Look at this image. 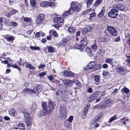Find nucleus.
<instances>
[{
  "instance_id": "obj_1",
  "label": "nucleus",
  "mask_w": 130,
  "mask_h": 130,
  "mask_svg": "<svg viewBox=\"0 0 130 130\" xmlns=\"http://www.w3.org/2000/svg\"><path fill=\"white\" fill-rule=\"evenodd\" d=\"M87 44V39L86 37H84L81 41V43L77 44L75 45V47L78 49L82 50L84 48Z\"/></svg>"
},
{
  "instance_id": "obj_2",
  "label": "nucleus",
  "mask_w": 130,
  "mask_h": 130,
  "mask_svg": "<svg viewBox=\"0 0 130 130\" xmlns=\"http://www.w3.org/2000/svg\"><path fill=\"white\" fill-rule=\"evenodd\" d=\"M118 11L117 9L114 8L112 9L108 13V15L110 17L115 19L118 14Z\"/></svg>"
},
{
  "instance_id": "obj_3",
  "label": "nucleus",
  "mask_w": 130,
  "mask_h": 130,
  "mask_svg": "<svg viewBox=\"0 0 130 130\" xmlns=\"http://www.w3.org/2000/svg\"><path fill=\"white\" fill-rule=\"evenodd\" d=\"M42 89V86L41 85H37L34 87L33 89H32L31 92L32 93L35 94L38 96Z\"/></svg>"
},
{
  "instance_id": "obj_4",
  "label": "nucleus",
  "mask_w": 130,
  "mask_h": 130,
  "mask_svg": "<svg viewBox=\"0 0 130 130\" xmlns=\"http://www.w3.org/2000/svg\"><path fill=\"white\" fill-rule=\"evenodd\" d=\"M107 29L112 36H116L117 35V31L114 27L111 26H108L107 27Z\"/></svg>"
},
{
  "instance_id": "obj_5",
  "label": "nucleus",
  "mask_w": 130,
  "mask_h": 130,
  "mask_svg": "<svg viewBox=\"0 0 130 130\" xmlns=\"http://www.w3.org/2000/svg\"><path fill=\"white\" fill-rule=\"evenodd\" d=\"M66 108L63 106H60L59 110V115L60 117H64L67 115Z\"/></svg>"
},
{
  "instance_id": "obj_6",
  "label": "nucleus",
  "mask_w": 130,
  "mask_h": 130,
  "mask_svg": "<svg viewBox=\"0 0 130 130\" xmlns=\"http://www.w3.org/2000/svg\"><path fill=\"white\" fill-rule=\"evenodd\" d=\"M48 113H50L49 110L42 109L38 112V115L39 117H41L47 115Z\"/></svg>"
},
{
  "instance_id": "obj_7",
  "label": "nucleus",
  "mask_w": 130,
  "mask_h": 130,
  "mask_svg": "<svg viewBox=\"0 0 130 130\" xmlns=\"http://www.w3.org/2000/svg\"><path fill=\"white\" fill-rule=\"evenodd\" d=\"M100 93L99 91H97L91 95L89 97V99H90V102H91L95 99L100 94Z\"/></svg>"
},
{
  "instance_id": "obj_8",
  "label": "nucleus",
  "mask_w": 130,
  "mask_h": 130,
  "mask_svg": "<svg viewBox=\"0 0 130 130\" xmlns=\"http://www.w3.org/2000/svg\"><path fill=\"white\" fill-rule=\"evenodd\" d=\"M44 18V15L43 14H40L37 17L36 19V22L37 24H40L42 22Z\"/></svg>"
},
{
  "instance_id": "obj_9",
  "label": "nucleus",
  "mask_w": 130,
  "mask_h": 130,
  "mask_svg": "<svg viewBox=\"0 0 130 130\" xmlns=\"http://www.w3.org/2000/svg\"><path fill=\"white\" fill-rule=\"evenodd\" d=\"M54 4L53 2H49L47 1H44L41 2L40 3V6L43 7H48V6H52V4Z\"/></svg>"
},
{
  "instance_id": "obj_10",
  "label": "nucleus",
  "mask_w": 130,
  "mask_h": 130,
  "mask_svg": "<svg viewBox=\"0 0 130 130\" xmlns=\"http://www.w3.org/2000/svg\"><path fill=\"white\" fill-rule=\"evenodd\" d=\"M113 7L118 10L123 11L125 9L123 5L121 4H118L117 5H114L113 6Z\"/></svg>"
},
{
  "instance_id": "obj_11",
  "label": "nucleus",
  "mask_w": 130,
  "mask_h": 130,
  "mask_svg": "<svg viewBox=\"0 0 130 130\" xmlns=\"http://www.w3.org/2000/svg\"><path fill=\"white\" fill-rule=\"evenodd\" d=\"M96 62L94 61H91L88 64V66L84 68L85 70L91 69L93 68L95 66Z\"/></svg>"
},
{
  "instance_id": "obj_12",
  "label": "nucleus",
  "mask_w": 130,
  "mask_h": 130,
  "mask_svg": "<svg viewBox=\"0 0 130 130\" xmlns=\"http://www.w3.org/2000/svg\"><path fill=\"white\" fill-rule=\"evenodd\" d=\"M81 8V6L80 5L78 4L73 8L70 7L69 9V11H71L72 12V11L73 12V11H79Z\"/></svg>"
},
{
  "instance_id": "obj_13",
  "label": "nucleus",
  "mask_w": 130,
  "mask_h": 130,
  "mask_svg": "<svg viewBox=\"0 0 130 130\" xmlns=\"http://www.w3.org/2000/svg\"><path fill=\"white\" fill-rule=\"evenodd\" d=\"M56 104H54V102H53L52 101L49 100L48 108H50L49 109H48L50 111V113H51L52 110L53 109L54 106H56Z\"/></svg>"
},
{
  "instance_id": "obj_14",
  "label": "nucleus",
  "mask_w": 130,
  "mask_h": 130,
  "mask_svg": "<svg viewBox=\"0 0 130 130\" xmlns=\"http://www.w3.org/2000/svg\"><path fill=\"white\" fill-rule=\"evenodd\" d=\"M111 102L110 100H108L103 104L102 106L104 108H106L110 106H111Z\"/></svg>"
},
{
  "instance_id": "obj_15",
  "label": "nucleus",
  "mask_w": 130,
  "mask_h": 130,
  "mask_svg": "<svg viewBox=\"0 0 130 130\" xmlns=\"http://www.w3.org/2000/svg\"><path fill=\"white\" fill-rule=\"evenodd\" d=\"M63 82L66 86L71 87L73 84V82L69 80H64Z\"/></svg>"
},
{
  "instance_id": "obj_16",
  "label": "nucleus",
  "mask_w": 130,
  "mask_h": 130,
  "mask_svg": "<svg viewBox=\"0 0 130 130\" xmlns=\"http://www.w3.org/2000/svg\"><path fill=\"white\" fill-rule=\"evenodd\" d=\"M73 13V12L72 11V12L71 11H69V9L68 11H66L62 15V17L64 18H68L70 14H72Z\"/></svg>"
},
{
  "instance_id": "obj_17",
  "label": "nucleus",
  "mask_w": 130,
  "mask_h": 130,
  "mask_svg": "<svg viewBox=\"0 0 130 130\" xmlns=\"http://www.w3.org/2000/svg\"><path fill=\"white\" fill-rule=\"evenodd\" d=\"M54 22L56 23H62L63 20L61 17H56L54 19Z\"/></svg>"
},
{
  "instance_id": "obj_18",
  "label": "nucleus",
  "mask_w": 130,
  "mask_h": 130,
  "mask_svg": "<svg viewBox=\"0 0 130 130\" xmlns=\"http://www.w3.org/2000/svg\"><path fill=\"white\" fill-rule=\"evenodd\" d=\"M117 71L118 72L120 73H122L125 71L123 67L121 66L118 65L117 67Z\"/></svg>"
},
{
  "instance_id": "obj_19",
  "label": "nucleus",
  "mask_w": 130,
  "mask_h": 130,
  "mask_svg": "<svg viewBox=\"0 0 130 130\" xmlns=\"http://www.w3.org/2000/svg\"><path fill=\"white\" fill-rule=\"evenodd\" d=\"M63 75L67 76H72L73 75L72 72L65 71L63 72Z\"/></svg>"
},
{
  "instance_id": "obj_20",
  "label": "nucleus",
  "mask_w": 130,
  "mask_h": 130,
  "mask_svg": "<svg viewBox=\"0 0 130 130\" xmlns=\"http://www.w3.org/2000/svg\"><path fill=\"white\" fill-rule=\"evenodd\" d=\"M92 29V28L90 26L87 25L84 28V31L86 33L90 31Z\"/></svg>"
},
{
  "instance_id": "obj_21",
  "label": "nucleus",
  "mask_w": 130,
  "mask_h": 130,
  "mask_svg": "<svg viewBox=\"0 0 130 130\" xmlns=\"http://www.w3.org/2000/svg\"><path fill=\"white\" fill-rule=\"evenodd\" d=\"M113 59L111 58H107L105 59V62L106 63H109L113 66Z\"/></svg>"
},
{
  "instance_id": "obj_22",
  "label": "nucleus",
  "mask_w": 130,
  "mask_h": 130,
  "mask_svg": "<svg viewBox=\"0 0 130 130\" xmlns=\"http://www.w3.org/2000/svg\"><path fill=\"white\" fill-rule=\"evenodd\" d=\"M99 120L98 118H96L92 119L90 122V124L91 125H92L97 123Z\"/></svg>"
},
{
  "instance_id": "obj_23",
  "label": "nucleus",
  "mask_w": 130,
  "mask_h": 130,
  "mask_svg": "<svg viewBox=\"0 0 130 130\" xmlns=\"http://www.w3.org/2000/svg\"><path fill=\"white\" fill-rule=\"evenodd\" d=\"M104 9L105 8L103 7L101 12L98 14V16L100 18H101L103 16L104 13Z\"/></svg>"
},
{
  "instance_id": "obj_24",
  "label": "nucleus",
  "mask_w": 130,
  "mask_h": 130,
  "mask_svg": "<svg viewBox=\"0 0 130 130\" xmlns=\"http://www.w3.org/2000/svg\"><path fill=\"white\" fill-rule=\"evenodd\" d=\"M68 30L70 32H76V28L73 27H70L68 28Z\"/></svg>"
},
{
  "instance_id": "obj_25",
  "label": "nucleus",
  "mask_w": 130,
  "mask_h": 130,
  "mask_svg": "<svg viewBox=\"0 0 130 130\" xmlns=\"http://www.w3.org/2000/svg\"><path fill=\"white\" fill-rule=\"evenodd\" d=\"M32 90H30L28 88H25L24 89L23 91V92L25 93H31Z\"/></svg>"
},
{
  "instance_id": "obj_26",
  "label": "nucleus",
  "mask_w": 130,
  "mask_h": 130,
  "mask_svg": "<svg viewBox=\"0 0 130 130\" xmlns=\"http://www.w3.org/2000/svg\"><path fill=\"white\" fill-rule=\"evenodd\" d=\"M26 68H29L31 70H34L35 69V67H33L31 64H26Z\"/></svg>"
},
{
  "instance_id": "obj_27",
  "label": "nucleus",
  "mask_w": 130,
  "mask_h": 130,
  "mask_svg": "<svg viewBox=\"0 0 130 130\" xmlns=\"http://www.w3.org/2000/svg\"><path fill=\"white\" fill-rule=\"evenodd\" d=\"M103 75H105V76H110L111 75V74L109 72L107 71H104L103 72Z\"/></svg>"
},
{
  "instance_id": "obj_28",
  "label": "nucleus",
  "mask_w": 130,
  "mask_h": 130,
  "mask_svg": "<svg viewBox=\"0 0 130 130\" xmlns=\"http://www.w3.org/2000/svg\"><path fill=\"white\" fill-rule=\"evenodd\" d=\"M117 119V115H115L113 117H111L109 120V122L110 123L112 121H114Z\"/></svg>"
},
{
  "instance_id": "obj_29",
  "label": "nucleus",
  "mask_w": 130,
  "mask_h": 130,
  "mask_svg": "<svg viewBox=\"0 0 130 130\" xmlns=\"http://www.w3.org/2000/svg\"><path fill=\"white\" fill-rule=\"evenodd\" d=\"M89 107V105L87 104L85 107L84 112L87 113Z\"/></svg>"
},
{
  "instance_id": "obj_30",
  "label": "nucleus",
  "mask_w": 130,
  "mask_h": 130,
  "mask_svg": "<svg viewBox=\"0 0 130 130\" xmlns=\"http://www.w3.org/2000/svg\"><path fill=\"white\" fill-rule=\"evenodd\" d=\"M48 51L49 52L53 53L54 51V48L53 47L51 46H49L47 47Z\"/></svg>"
},
{
  "instance_id": "obj_31",
  "label": "nucleus",
  "mask_w": 130,
  "mask_h": 130,
  "mask_svg": "<svg viewBox=\"0 0 130 130\" xmlns=\"http://www.w3.org/2000/svg\"><path fill=\"white\" fill-rule=\"evenodd\" d=\"M9 114L12 116H14L15 115V111L14 109H11L9 111Z\"/></svg>"
},
{
  "instance_id": "obj_32",
  "label": "nucleus",
  "mask_w": 130,
  "mask_h": 130,
  "mask_svg": "<svg viewBox=\"0 0 130 130\" xmlns=\"http://www.w3.org/2000/svg\"><path fill=\"white\" fill-rule=\"evenodd\" d=\"M42 107L43 109L48 110L47 109V105L45 102H43L42 104Z\"/></svg>"
},
{
  "instance_id": "obj_33",
  "label": "nucleus",
  "mask_w": 130,
  "mask_h": 130,
  "mask_svg": "<svg viewBox=\"0 0 130 130\" xmlns=\"http://www.w3.org/2000/svg\"><path fill=\"white\" fill-rule=\"evenodd\" d=\"M127 57L128 58L127 59V64L128 66H130V55L127 54L126 55Z\"/></svg>"
},
{
  "instance_id": "obj_34",
  "label": "nucleus",
  "mask_w": 130,
  "mask_h": 130,
  "mask_svg": "<svg viewBox=\"0 0 130 130\" xmlns=\"http://www.w3.org/2000/svg\"><path fill=\"white\" fill-rule=\"evenodd\" d=\"M92 49L94 51H96L97 49V46L95 44H94L92 46Z\"/></svg>"
},
{
  "instance_id": "obj_35",
  "label": "nucleus",
  "mask_w": 130,
  "mask_h": 130,
  "mask_svg": "<svg viewBox=\"0 0 130 130\" xmlns=\"http://www.w3.org/2000/svg\"><path fill=\"white\" fill-rule=\"evenodd\" d=\"M97 53L102 56L104 54V51L101 50H98V51H97Z\"/></svg>"
},
{
  "instance_id": "obj_36",
  "label": "nucleus",
  "mask_w": 130,
  "mask_h": 130,
  "mask_svg": "<svg viewBox=\"0 0 130 130\" xmlns=\"http://www.w3.org/2000/svg\"><path fill=\"white\" fill-rule=\"evenodd\" d=\"M12 67L14 68L17 69L19 71H21V68L15 64H13L12 65Z\"/></svg>"
},
{
  "instance_id": "obj_37",
  "label": "nucleus",
  "mask_w": 130,
  "mask_h": 130,
  "mask_svg": "<svg viewBox=\"0 0 130 130\" xmlns=\"http://www.w3.org/2000/svg\"><path fill=\"white\" fill-rule=\"evenodd\" d=\"M30 48L31 49H34L35 50H40V48L39 47L35 46H31L30 47Z\"/></svg>"
},
{
  "instance_id": "obj_38",
  "label": "nucleus",
  "mask_w": 130,
  "mask_h": 130,
  "mask_svg": "<svg viewBox=\"0 0 130 130\" xmlns=\"http://www.w3.org/2000/svg\"><path fill=\"white\" fill-rule=\"evenodd\" d=\"M30 4L31 6L35 7L36 5V2L34 0H31L30 2Z\"/></svg>"
},
{
  "instance_id": "obj_39",
  "label": "nucleus",
  "mask_w": 130,
  "mask_h": 130,
  "mask_svg": "<svg viewBox=\"0 0 130 130\" xmlns=\"http://www.w3.org/2000/svg\"><path fill=\"white\" fill-rule=\"evenodd\" d=\"M93 0H88L87 3V7L88 8V6H90L92 3Z\"/></svg>"
},
{
  "instance_id": "obj_40",
  "label": "nucleus",
  "mask_w": 130,
  "mask_h": 130,
  "mask_svg": "<svg viewBox=\"0 0 130 130\" xmlns=\"http://www.w3.org/2000/svg\"><path fill=\"white\" fill-rule=\"evenodd\" d=\"M94 67L96 70H98L101 68V66L100 64H95L94 66Z\"/></svg>"
},
{
  "instance_id": "obj_41",
  "label": "nucleus",
  "mask_w": 130,
  "mask_h": 130,
  "mask_svg": "<svg viewBox=\"0 0 130 130\" xmlns=\"http://www.w3.org/2000/svg\"><path fill=\"white\" fill-rule=\"evenodd\" d=\"M14 39L13 37L12 36L9 37L7 39V41H10Z\"/></svg>"
},
{
  "instance_id": "obj_42",
  "label": "nucleus",
  "mask_w": 130,
  "mask_h": 130,
  "mask_svg": "<svg viewBox=\"0 0 130 130\" xmlns=\"http://www.w3.org/2000/svg\"><path fill=\"white\" fill-rule=\"evenodd\" d=\"M37 108V105L36 103H34L32 104L31 108L32 109L34 110V109H36Z\"/></svg>"
},
{
  "instance_id": "obj_43",
  "label": "nucleus",
  "mask_w": 130,
  "mask_h": 130,
  "mask_svg": "<svg viewBox=\"0 0 130 130\" xmlns=\"http://www.w3.org/2000/svg\"><path fill=\"white\" fill-rule=\"evenodd\" d=\"M85 51L88 54H91V49L89 48H87L85 50Z\"/></svg>"
},
{
  "instance_id": "obj_44",
  "label": "nucleus",
  "mask_w": 130,
  "mask_h": 130,
  "mask_svg": "<svg viewBox=\"0 0 130 130\" xmlns=\"http://www.w3.org/2000/svg\"><path fill=\"white\" fill-rule=\"evenodd\" d=\"M17 10L13 9L10 12V14L11 15L13 14H15L17 13Z\"/></svg>"
},
{
  "instance_id": "obj_45",
  "label": "nucleus",
  "mask_w": 130,
  "mask_h": 130,
  "mask_svg": "<svg viewBox=\"0 0 130 130\" xmlns=\"http://www.w3.org/2000/svg\"><path fill=\"white\" fill-rule=\"evenodd\" d=\"M94 78L95 81L96 82H98L100 80L99 77L98 75L95 76L94 77Z\"/></svg>"
},
{
  "instance_id": "obj_46",
  "label": "nucleus",
  "mask_w": 130,
  "mask_h": 130,
  "mask_svg": "<svg viewBox=\"0 0 130 130\" xmlns=\"http://www.w3.org/2000/svg\"><path fill=\"white\" fill-rule=\"evenodd\" d=\"M10 23L11 25L14 26H16L18 25L17 23L15 22L11 21Z\"/></svg>"
},
{
  "instance_id": "obj_47",
  "label": "nucleus",
  "mask_w": 130,
  "mask_h": 130,
  "mask_svg": "<svg viewBox=\"0 0 130 130\" xmlns=\"http://www.w3.org/2000/svg\"><path fill=\"white\" fill-rule=\"evenodd\" d=\"M102 0H96L95 3V6H97L99 4L102 2Z\"/></svg>"
},
{
  "instance_id": "obj_48",
  "label": "nucleus",
  "mask_w": 130,
  "mask_h": 130,
  "mask_svg": "<svg viewBox=\"0 0 130 130\" xmlns=\"http://www.w3.org/2000/svg\"><path fill=\"white\" fill-rule=\"evenodd\" d=\"M46 75V73L45 72H42L39 74V75L41 77H43L44 75Z\"/></svg>"
},
{
  "instance_id": "obj_49",
  "label": "nucleus",
  "mask_w": 130,
  "mask_h": 130,
  "mask_svg": "<svg viewBox=\"0 0 130 130\" xmlns=\"http://www.w3.org/2000/svg\"><path fill=\"white\" fill-rule=\"evenodd\" d=\"M125 39L130 38V34H129L128 33H125Z\"/></svg>"
},
{
  "instance_id": "obj_50",
  "label": "nucleus",
  "mask_w": 130,
  "mask_h": 130,
  "mask_svg": "<svg viewBox=\"0 0 130 130\" xmlns=\"http://www.w3.org/2000/svg\"><path fill=\"white\" fill-rule=\"evenodd\" d=\"M123 91L124 93H128L129 92V90L128 88L125 87L123 89Z\"/></svg>"
},
{
  "instance_id": "obj_51",
  "label": "nucleus",
  "mask_w": 130,
  "mask_h": 130,
  "mask_svg": "<svg viewBox=\"0 0 130 130\" xmlns=\"http://www.w3.org/2000/svg\"><path fill=\"white\" fill-rule=\"evenodd\" d=\"M60 91H58L56 93V94L57 95H58L59 96H61V97L62 98H64V96H62V94L60 93Z\"/></svg>"
},
{
  "instance_id": "obj_52",
  "label": "nucleus",
  "mask_w": 130,
  "mask_h": 130,
  "mask_svg": "<svg viewBox=\"0 0 130 130\" xmlns=\"http://www.w3.org/2000/svg\"><path fill=\"white\" fill-rule=\"evenodd\" d=\"M3 18L2 17H0V26L1 27H2L3 26V24H2L3 21Z\"/></svg>"
},
{
  "instance_id": "obj_53",
  "label": "nucleus",
  "mask_w": 130,
  "mask_h": 130,
  "mask_svg": "<svg viewBox=\"0 0 130 130\" xmlns=\"http://www.w3.org/2000/svg\"><path fill=\"white\" fill-rule=\"evenodd\" d=\"M73 118V117L72 116H70L68 119V121L69 122H72Z\"/></svg>"
},
{
  "instance_id": "obj_54",
  "label": "nucleus",
  "mask_w": 130,
  "mask_h": 130,
  "mask_svg": "<svg viewBox=\"0 0 130 130\" xmlns=\"http://www.w3.org/2000/svg\"><path fill=\"white\" fill-rule=\"evenodd\" d=\"M45 65L44 64H40L39 65L38 68L39 69H41L45 67Z\"/></svg>"
},
{
  "instance_id": "obj_55",
  "label": "nucleus",
  "mask_w": 130,
  "mask_h": 130,
  "mask_svg": "<svg viewBox=\"0 0 130 130\" xmlns=\"http://www.w3.org/2000/svg\"><path fill=\"white\" fill-rule=\"evenodd\" d=\"M77 85L76 89H79L80 88V83L78 82L77 84H76Z\"/></svg>"
},
{
  "instance_id": "obj_56",
  "label": "nucleus",
  "mask_w": 130,
  "mask_h": 130,
  "mask_svg": "<svg viewBox=\"0 0 130 130\" xmlns=\"http://www.w3.org/2000/svg\"><path fill=\"white\" fill-rule=\"evenodd\" d=\"M87 91L88 92L90 93H91L92 92V89L91 88H88Z\"/></svg>"
},
{
  "instance_id": "obj_57",
  "label": "nucleus",
  "mask_w": 130,
  "mask_h": 130,
  "mask_svg": "<svg viewBox=\"0 0 130 130\" xmlns=\"http://www.w3.org/2000/svg\"><path fill=\"white\" fill-rule=\"evenodd\" d=\"M53 35L56 38L58 36V34L55 31H54Z\"/></svg>"
},
{
  "instance_id": "obj_58",
  "label": "nucleus",
  "mask_w": 130,
  "mask_h": 130,
  "mask_svg": "<svg viewBox=\"0 0 130 130\" xmlns=\"http://www.w3.org/2000/svg\"><path fill=\"white\" fill-rule=\"evenodd\" d=\"M24 20L25 22H29L30 21L31 19L28 18H24Z\"/></svg>"
},
{
  "instance_id": "obj_59",
  "label": "nucleus",
  "mask_w": 130,
  "mask_h": 130,
  "mask_svg": "<svg viewBox=\"0 0 130 130\" xmlns=\"http://www.w3.org/2000/svg\"><path fill=\"white\" fill-rule=\"evenodd\" d=\"M126 43L130 46V38L125 39Z\"/></svg>"
},
{
  "instance_id": "obj_60",
  "label": "nucleus",
  "mask_w": 130,
  "mask_h": 130,
  "mask_svg": "<svg viewBox=\"0 0 130 130\" xmlns=\"http://www.w3.org/2000/svg\"><path fill=\"white\" fill-rule=\"evenodd\" d=\"M4 119L6 121H9L10 120V118L9 117L5 116L4 117Z\"/></svg>"
},
{
  "instance_id": "obj_61",
  "label": "nucleus",
  "mask_w": 130,
  "mask_h": 130,
  "mask_svg": "<svg viewBox=\"0 0 130 130\" xmlns=\"http://www.w3.org/2000/svg\"><path fill=\"white\" fill-rule=\"evenodd\" d=\"M63 42L64 43H66L68 41V40H67L66 39L64 38L62 40Z\"/></svg>"
},
{
  "instance_id": "obj_62",
  "label": "nucleus",
  "mask_w": 130,
  "mask_h": 130,
  "mask_svg": "<svg viewBox=\"0 0 130 130\" xmlns=\"http://www.w3.org/2000/svg\"><path fill=\"white\" fill-rule=\"evenodd\" d=\"M40 35L39 32H37L35 35V36L37 38H38L40 37Z\"/></svg>"
},
{
  "instance_id": "obj_63",
  "label": "nucleus",
  "mask_w": 130,
  "mask_h": 130,
  "mask_svg": "<svg viewBox=\"0 0 130 130\" xmlns=\"http://www.w3.org/2000/svg\"><path fill=\"white\" fill-rule=\"evenodd\" d=\"M5 15L8 18L10 17L11 15L10 13V12L9 13H5Z\"/></svg>"
},
{
  "instance_id": "obj_64",
  "label": "nucleus",
  "mask_w": 130,
  "mask_h": 130,
  "mask_svg": "<svg viewBox=\"0 0 130 130\" xmlns=\"http://www.w3.org/2000/svg\"><path fill=\"white\" fill-rule=\"evenodd\" d=\"M102 67L103 68L106 69L108 67V65L104 63L103 64Z\"/></svg>"
}]
</instances>
